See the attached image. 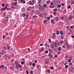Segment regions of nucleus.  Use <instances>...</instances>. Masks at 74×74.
<instances>
[{"label":"nucleus","instance_id":"1","mask_svg":"<svg viewBox=\"0 0 74 74\" xmlns=\"http://www.w3.org/2000/svg\"><path fill=\"white\" fill-rule=\"evenodd\" d=\"M8 21V17H6V18H5V21H4V23L5 24L6 23H7V21Z\"/></svg>","mask_w":74,"mask_h":74},{"label":"nucleus","instance_id":"2","mask_svg":"<svg viewBox=\"0 0 74 74\" xmlns=\"http://www.w3.org/2000/svg\"><path fill=\"white\" fill-rule=\"evenodd\" d=\"M19 1H21L23 4H25L26 3L25 0H19Z\"/></svg>","mask_w":74,"mask_h":74},{"label":"nucleus","instance_id":"3","mask_svg":"<svg viewBox=\"0 0 74 74\" xmlns=\"http://www.w3.org/2000/svg\"><path fill=\"white\" fill-rule=\"evenodd\" d=\"M56 37V34L55 33H53L52 35V38L53 39H54V38H55Z\"/></svg>","mask_w":74,"mask_h":74},{"label":"nucleus","instance_id":"4","mask_svg":"<svg viewBox=\"0 0 74 74\" xmlns=\"http://www.w3.org/2000/svg\"><path fill=\"white\" fill-rule=\"evenodd\" d=\"M54 20L55 21H58L59 19L57 17H56L54 18Z\"/></svg>","mask_w":74,"mask_h":74},{"label":"nucleus","instance_id":"5","mask_svg":"<svg viewBox=\"0 0 74 74\" xmlns=\"http://www.w3.org/2000/svg\"><path fill=\"white\" fill-rule=\"evenodd\" d=\"M39 16H40V17L42 18V16H43V15H42V13H40L39 14Z\"/></svg>","mask_w":74,"mask_h":74},{"label":"nucleus","instance_id":"6","mask_svg":"<svg viewBox=\"0 0 74 74\" xmlns=\"http://www.w3.org/2000/svg\"><path fill=\"white\" fill-rule=\"evenodd\" d=\"M4 57L6 58V59H7V58H9V57L7 55L5 54V55L4 56Z\"/></svg>","mask_w":74,"mask_h":74},{"label":"nucleus","instance_id":"7","mask_svg":"<svg viewBox=\"0 0 74 74\" xmlns=\"http://www.w3.org/2000/svg\"><path fill=\"white\" fill-rule=\"evenodd\" d=\"M49 60H46L45 61V62L46 64H48V63H49Z\"/></svg>","mask_w":74,"mask_h":74},{"label":"nucleus","instance_id":"8","mask_svg":"<svg viewBox=\"0 0 74 74\" xmlns=\"http://www.w3.org/2000/svg\"><path fill=\"white\" fill-rule=\"evenodd\" d=\"M22 16L23 17H25L26 16V14L25 13H23L22 14Z\"/></svg>","mask_w":74,"mask_h":74},{"label":"nucleus","instance_id":"9","mask_svg":"<svg viewBox=\"0 0 74 74\" xmlns=\"http://www.w3.org/2000/svg\"><path fill=\"white\" fill-rule=\"evenodd\" d=\"M51 48H54V45L53 44L51 46Z\"/></svg>","mask_w":74,"mask_h":74},{"label":"nucleus","instance_id":"10","mask_svg":"<svg viewBox=\"0 0 74 74\" xmlns=\"http://www.w3.org/2000/svg\"><path fill=\"white\" fill-rule=\"evenodd\" d=\"M29 3H30L29 4H30V5H33L34 4L32 2V1H29Z\"/></svg>","mask_w":74,"mask_h":74},{"label":"nucleus","instance_id":"11","mask_svg":"<svg viewBox=\"0 0 74 74\" xmlns=\"http://www.w3.org/2000/svg\"><path fill=\"white\" fill-rule=\"evenodd\" d=\"M73 18V16H72V15H71V16H69V19L70 20L71 19H72V18Z\"/></svg>","mask_w":74,"mask_h":74},{"label":"nucleus","instance_id":"12","mask_svg":"<svg viewBox=\"0 0 74 74\" xmlns=\"http://www.w3.org/2000/svg\"><path fill=\"white\" fill-rule=\"evenodd\" d=\"M57 34V35H59V31L58 30H57L56 31Z\"/></svg>","mask_w":74,"mask_h":74},{"label":"nucleus","instance_id":"13","mask_svg":"<svg viewBox=\"0 0 74 74\" xmlns=\"http://www.w3.org/2000/svg\"><path fill=\"white\" fill-rule=\"evenodd\" d=\"M71 3L72 4H74V0H72L71 1Z\"/></svg>","mask_w":74,"mask_h":74},{"label":"nucleus","instance_id":"14","mask_svg":"<svg viewBox=\"0 0 74 74\" xmlns=\"http://www.w3.org/2000/svg\"><path fill=\"white\" fill-rule=\"evenodd\" d=\"M70 71H71V72H73L74 71V69L72 68L70 70Z\"/></svg>","mask_w":74,"mask_h":74},{"label":"nucleus","instance_id":"15","mask_svg":"<svg viewBox=\"0 0 74 74\" xmlns=\"http://www.w3.org/2000/svg\"><path fill=\"white\" fill-rule=\"evenodd\" d=\"M61 47H59L58 48V49L59 51H61Z\"/></svg>","mask_w":74,"mask_h":74},{"label":"nucleus","instance_id":"16","mask_svg":"<svg viewBox=\"0 0 74 74\" xmlns=\"http://www.w3.org/2000/svg\"><path fill=\"white\" fill-rule=\"evenodd\" d=\"M15 64H18V62L16 61H15Z\"/></svg>","mask_w":74,"mask_h":74},{"label":"nucleus","instance_id":"17","mask_svg":"<svg viewBox=\"0 0 74 74\" xmlns=\"http://www.w3.org/2000/svg\"><path fill=\"white\" fill-rule=\"evenodd\" d=\"M51 23H53V24L55 23V22H54V20H52L51 21Z\"/></svg>","mask_w":74,"mask_h":74},{"label":"nucleus","instance_id":"18","mask_svg":"<svg viewBox=\"0 0 74 74\" xmlns=\"http://www.w3.org/2000/svg\"><path fill=\"white\" fill-rule=\"evenodd\" d=\"M63 42H64L63 41H61L60 42V44H63Z\"/></svg>","mask_w":74,"mask_h":74},{"label":"nucleus","instance_id":"19","mask_svg":"<svg viewBox=\"0 0 74 74\" xmlns=\"http://www.w3.org/2000/svg\"><path fill=\"white\" fill-rule=\"evenodd\" d=\"M54 11H55V12H56V11H58V9H57L56 8H55L54 9Z\"/></svg>","mask_w":74,"mask_h":74},{"label":"nucleus","instance_id":"20","mask_svg":"<svg viewBox=\"0 0 74 74\" xmlns=\"http://www.w3.org/2000/svg\"><path fill=\"white\" fill-rule=\"evenodd\" d=\"M50 2H51V1H47L46 3L47 4H48V3H50Z\"/></svg>","mask_w":74,"mask_h":74},{"label":"nucleus","instance_id":"21","mask_svg":"<svg viewBox=\"0 0 74 74\" xmlns=\"http://www.w3.org/2000/svg\"><path fill=\"white\" fill-rule=\"evenodd\" d=\"M7 49H8V50H10V46H8L7 47Z\"/></svg>","mask_w":74,"mask_h":74},{"label":"nucleus","instance_id":"22","mask_svg":"<svg viewBox=\"0 0 74 74\" xmlns=\"http://www.w3.org/2000/svg\"><path fill=\"white\" fill-rule=\"evenodd\" d=\"M51 55V53H49V54L48 55V56L49 57H50Z\"/></svg>","mask_w":74,"mask_h":74},{"label":"nucleus","instance_id":"23","mask_svg":"<svg viewBox=\"0 0 74 74\" xmlns=\"http://www.w3.org/2000/svg\"><path fill=\"white\" fill-rule=\"evenodd\" d=\"M65 68H66V69H67L68 68V66L67 65H66L65 66Z\"/></svg>","mask_w":74,"mask_h":74},{"label":"nucleus","instance_id":"24","mask_svg":"<svg viewBox=\"0 0 74 74\" xmlns=\"http://www.w3.org/2000/svg\"><path fill=\"white\" fill-rule=\"evenodd\" d=\"M42 51H44V47H42Z\"/></svg>","mask_w":74,"mask_h":74},{"label":"nucleus","instance_id":"25","mask_svg":"<svg viewBox=\"0 0 74 74\" xmlns=\"http://www.w3.org/2000/svg\"><path fill=\"white\" fill-rule=\"evenodd\" d=\"M21 63L22 64H23V63H25V62H21Z\"/></svg>","mask_w":74,"mask_h":74},{"label":"nucleus","instance_id":"26","mask_svg":"<svg viewBox=\"0 0 74 74\" xmlns=\"http://www.w3.org/2000/svg\"><path fill=\"white\" fill-rule=\"evenodd\" d=\"M37 16L35 15L33 16V18H37Z\"/></svg>","mask_w":74,"mask_h":74},{"label":"nucleus","instance_id":"27","mask_svg":"<svg viewBox=\"0 0 74 74\" xmlns=\"http://www.w3.org/2000/svg\"><path fill=\"white\" fill-rule=\"evenodd\" d=\"M60 34H63V33L62 32V31H61Z\"/></svg>","mask_w":74,"mask_h":74},{"label":"nucleus","instance_id":"28","mask_svg":"<svg viewBox=\"0 0 74 74\" xmlns=\"http://www.w3.org/2000/svg\"><path fill=\"white\" fill-rule=\"evenodd\" d=\"M47 20H45L44 21V23H46L47 22Z\"/></svg>","mask_w":74,"mask_h":74},{"label":"nucleus","instance_id":"29","mask_svg":"<svg viewBox=\"0 0 74 74\" xmlns=\"http://www.w3.org/2000/svg\"><path fill=\"white\" fill-rule=\"evenodd\" d=\"M47 71L48 72H49V74H50V70L49 69H48L47 70Z\"/></svg>","mask_w":74,"mask_h":74},{"label":"nucleus","instance_id":"30","mask_svg":"<svg viewBox=\"0 0 74 74\" xmlns=\"http://www.w3.org/2000/svg\"><path fill=\"white\" fill-rule=\"evenodd\" d=\"M71 59H69L68 60V62H70V61H71Z\"/></svg>","mask_w":74,"mask_h":74},{"label":"nucleus","instance_id":"31","mask_svg":"<svg viewBox=\"0 0 74 74\" xmlns=\"http://www.w3.org/2000/svg\"><path fill=\"white\" fill-rule=\"evenodd\" d=\"M16 67H17V69H18V64H16Z\"/></svg>","mask_w":74,"mask_h":74},{"label":"nucleus","instance_id":"32","mask_svg":"<svg viewBox=\"0 0 74 74\" xmlns=\"http://www.w3.org/2000/svg\"><path fill=\"white\" fill-rule=\"evenodd\" d=\"M54 45L55 47H56V46L57 45V44H56V43L55 42L54 43Z\"/></svg>","mask_w":74,"mask_h":74},{"label":"nucleus","instance_id":"33","mask_svg":"<svg viewBox=\"0 0 74 74\" xmlns=\"http://www.w3.org/2000/svg\"><path fill=\"white\" fill-rule=\"evenodd\" d=\"M2 7H4V5H5V4H4L3 3H2Z\"/></svg>","mask_w":74,"mask_h":74},{"label":"nucleus","instance_id":"34","mask_svg":"<svg viewBox=\"0 0 74 74\" xmlns=\"http://www.w3.org/2000/svg\"><path fill=\"white\" fill-rule=\"evenodd\" d=\"M16 3H17V2H15L14 3V5H16Z\"/></svg>","mask_w":74,"mask_h":74},{"label":"nucleus","instance_id":"35","mask_svg":"<svg viewBox=\"0 0 74 74\" xmlns=\"http://www.w3.org/2000/svg\"><path fill=\"white\" fill-rule=\"evenodd\" d=\"M26 73H27V74H28L29 73L28 72V70H27L26 71Z\"/></svg>","mask_w":74,"mask_h":74},{"label":"nucleus","instance_id":"36","mask_svg":"<svg viewBox=\"0 0 74 74\" xmlns=\"http://www.w3.org/2000/svg\"><path fill=\"white\" fill-rule=\"evenodd\" d=\"M3 10H4V8H1V11H3Z\"/></svg>","mask_w":74,"mask_h":74},{"label":"nucleus","instance_id":"37","mask_svg":"<svg viewBox=\"0 0 74 74\" xmlns=\"http://www.w3.org/2000/svg\"><path fill=\"white\" fill-rule=\"evenodd\" d=\"M49 51L50 52H52V50H51V49H49Z\"/></svg>","mask_w":74,"mask_h":74},{"label":"nucleus","instance_id":"38","mask_svg":"<svg viewBox=\"0 0 74 74\" xmlns=\"http://www.w3.org/2000/svg\"><path fill=\"white\" fill-rule=\"evenodd\" d=\"M45 53H48V50H47L45 52Z\"/></svg>","mask_w":74,"mask_h":74},{"label":"nucleus","instance_id":"39","mask_svg":"<svg viewBox=\"0 0 74 74\" xmlns=\"http://www.w3.org/2000/svg\"><path fill=\"white\" fill-rule=\"evenodd\" d=\"M49 7H50V8H52V5H50V6H49Z\"/></svg>","mask_w":74,"mask_h":74},{"label":"nucleus","instance_id":"40","mask_svg":"<svg viewBox=\"0 0 74 74\" xmlns=\"http://www.w3.org/2000/svg\"><path fill=\"white\" fill-rule=\"evenodd\" d=\"M66 45H67V46H69V44H68V42H67V43L66 44Z\"/></svg>","mask_w":74,"mask_h":74},{"label":"nucleus","instance_id":"41","mask_svg":"<svg viewBox=\"0 0 74 74\" xmlns=\"http://www.w3.org/2000/svg\"><path fill=\"white\" fill-rule=\"evenodd\" d=\"M54 56H55V58H57V55H55Z\"/></svg>","mask_w":74,"mask_h":74},{"label":"nucleus","instance_id":"42","mask_svg":"<svg viewBox=\"0 0 74 74\" xmlns=\"http://www.w3.org/2000/svg\"><path fill=\"white\" fill-rule=\"evenodd\" d=\"M1 66L2 67V68H3L4 67V65H1Z\"/></svg>","mask_w":74,"mask_h":74},{"label":"nucleus","instance_id":"43","mask_svg":"<svg viewBox=\"0 0 74 74\" xmlns=\"http://www.w3.org/2000/svg\"><path fill=\"white\" fill-rule=\"evenodd\" d=\"M49 41H50L49 42V43H50L51 42V40L50 39H49Z\"/></svg>","mask_w":74,"mask_h":74},{"label":"nucleus","instance_id":"44","mask_svg":"<svg viewBox=\"0 0 74 74\" xmlns=\"http://www.w3.org/2000/svg\"><path fill=\"white\" fill-rule=\"evenodd\" d=\"M70 7H71V6H70V5H69L68 7V8H70Z\"/></svg>","mask_w":74,"mask_h":74},{"label":"nucleus","instance_id":"45","mask_svg":"<svg viewBox=\"0 0 74 74\" xmlns=\"http://www.w3.org/2000/svg\"><path fill=\"white\" fill-rule=\"evenodd\" d=\"M65 58H69V57L68 56H66Z\"/></svg>","mask_w":74,"mask_h":74},{"label":"nucleus","instance_id":"46","mask_svg":"<svg viewBox=\"0 0 74 74\" xmlns=\"http://www.w3.org/2000/svg\"><path fill=\"white\" fill-rule=\"evenodd\" d=\"M32 65H33V66H35V64L34 63H33Z\"/></svg>","mask_w":74,"mask_h":74},{"label":"nucleus","instance_id":"47","mask_svg":"<svg viewBox=\"0 0 74 74\" xmlns=\"http://www.w3.org/2000/svg\"><path fill=\"white\" fill-rule=\"evenodd\" d=\"M30 74H33V71H32L31 72H30Z\"/></svg>","mask_w":74,"mask_h":74},{"label":"nucleus","instance_id":"48","mask_svg":"<svg viewBox=\"0 0 74 74\" xmlns=\"http://www.w3.org/2000/svg\"><path fill=\"white\" fill-rule=\"evenodd\" d=\"M61 4L62 6H64V5L63 4V3H62Z\"/></svg>","mask_w":74,"mask_h":74},{"label":"nucleus","instance_id":"49","mask_svg":"<svg viewBox=\"0 0 74 74\" xmlns=\"http://www.w3.org/2000/svg\"><path fill=\"white\" fill-rule=\"evenodd\" d=\"M62 69V68L61 67H60L58 69L59 70H60Z\"/></svg>","mask_w":74,"mask_h":74},{"label":"nucleus","instance_id":"50","mask_svg":"<svg viewBox=\"0 0 74 74\" xmlns=\"http://www.w3.org/2000/svg\"><path fill=\"white\" fill-rule=\"evenodd\" d=\"M5 37V35H4L3 36V39H4Z\"/></svg>","mask_w":74,"mask_h":74},{"label":"nucleus","instance_id":"51","mask_svg":"<svg viewBox=\"0 0 74 74\" xmlns=\"http://www.w3.org/2000/svg\"><path fill=\"white\" fill-rule=\"evenodd\" d=\"M53 14H54V15H56V12H53Z\"/></svg>","mask_w":74,"mask_h":74},{"label":"nucleus","instance_id":"52","mask_svg":"<svg viewBox=\"0 0 74 74\" xmlns=\"http://www.w3.org/2000/svg\"><path fill=\"white\" fill-rule=\"evenodd\" d=\"M64 13H66V11L65 10H64Z\"/></svg>","mask_w":74,"mask_h":74},{"label":"nucleus","instance_id":"53","mask_svg":"<svg viewBox=\"0 0 74 74\" xmlns=\"http://www.w3.org/2000/svg\"><path fill=\"white\" fill-rule=\"evenodd\" d=\"M53 58V55H51L50 57L51 58Z\"/></svg>","mask_w":74,"mask_h":74},{"label":"nucleus","instance_id":"54","mask_svg":"<svg viewBox=\"0 0 74 74\" xmlns=\"http://www.w3.org/2000/svg\"><path fill=\"white\" fill-rule=\"evenodd\" d=\"M4 50H6V47H5V46H4Z\"/></svg>","mask_w":74,"mask_h":74},{"label":"nucleus","instance_id":"55","mask_svg":"<svg viewBox=\"0 0 74 74\" xmlns=\"http://www.w3.org/2000/svg\"><path fill=\"white\" fill-rule=\"evenodd\" d=\"M66 22H67V23H68L69 22V20H66Z\"/></svg>","mask_w":74,"mask_h":74},{"label":"nucleus","instance_id":"56","mask_svg":"<svg viewBox=\"0 0 74 74\" xmlns=\"http://www.w3.org/2000/svg\"><path fill=\"white\" fill-rule=\"evenodd\" d=\"M42 10H43V11H44V10H45V8H42Z\"/></svg>","mask_w":74,"mask_h":74},{"label":"nucleus","instance_id":"57","mask_svg":"<svg viewBox=\"0 0 74 74\" xmlns=\"http://www.w3.org/2000/svg\"><path fill=\"white\" fill-rule=\"evenodd\" d=\"M50 4H51V5H53V3H52V2H51Z\"/></svg>","mask_w":74,"mask_h":74},{"label":"nucleus","instance_id":"58","mask_svg":"<svg viewBox=\"0 0 74 74\" xmlns=\"http://www.w3.org/2000/svg\"><path fill=\"white\" fill-rule=\"evenodd\" d=\"M28 16H29V15H26V18H27V17H28Z\"/></svg>","mask_w":74,"mask_h":74},{"label":"nucleus","instance_id":"59","mask_svg":"<svg viewBox=\"0 0 74 74\" xmlns=\"http://www.w3.org/2000/svg\"><path fill=\"white\" fill-rule=\"evenodd\" d=\"M53 69V67H51V70H52V69Z\"/></svg>","mask_w":74,"mask_h":74},{"label":"nucleus","instance_id":"60","mask_svg":"<svg viewBox=\"0 0 74 74\" xmlns=\"http://www.w3.org/2000/svg\"><path fill=\"white\" fill-rule=\"evenodd\" d=\"M52 8H53V7H55V5H52Z\"/></svg>","mask_w":74,"mask_h":74},{"label":"nucleus","instance_id":"61","mask_svg":"<svg viewBox=\"0 0 74 74\" xmlns=\"http://www.w3.org/2000/svg\"><path fill=\"white\" fill-rule=\"evenodd\" d=\"M50 18H49V17H47V19L48 20H49V19H50Z\"/></svg>","mask_w":74,"mask_h":74},{"label":"nucleus","instance_id":"62","mask_svg":"<svg viewBox=\"0 0 74 74\" xmlns=\"http://www.w3.org/2000/svg\"><path fill=\"white\" fill-rule=\"evenodd\" d=\"M61 6H62V5H60L59 6H58V7H59V8H60V7H61Z\"/></svg>","mask_w":74,"mask_h":74},{"label":"nucleus","instance_id":"63","mask_svg":"<svg viewBox=\"0 0 74 74\" xmlns=\"http://www.w3.org/2000/svg\"><path fill=\"white\" fill-rule=\"evenodd\" d=\"M70 65H71V66H73V64H72L71 63H70Z\"/></svg>","mask_w":74,"mask_h":74},{"label":"nucleus","instance_id":"64","mask_svg":"<svg viewBox=\"0 0 74 74\" xmlns=\"http://www.w3.org/2000/svg\"><path fill=\"white\" fill-rule=\"evenodd\" d=\"M72 38H74V36H72Z\"/></svg>","mask_w":74,"mask_h":74}]
</instances>
